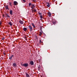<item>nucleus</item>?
Segmentation results:
<instances>
[{"mask_svg":"<svg viewBox=\"0 0 77 77\" xmlns=\"http://www.w3.org/2000/svg\"><path fill=\"white\" fill-rule=\"evenodd\" d=\"M32 26L34 28H35L36 27H35V25H34V23H32Z\"/></svg>","mask_w":77,"mask_h":77,"instance_id":"nucleus-19","label":"nucleus"},{"mask_svg":"<svg viewBox=\"0 0 77 77\" xmlns=\"http://www.w3.org/2000/svg\"><path fill=\"white\" fill-rule=\"evenodd\" d=\"M28 28L30 32H32V29H33V28L31 26V25H30L29 26H28Z\"/></svg>","mask_w":77,"mask_h":77,"instance_id":"nucleus-2","label":"nucleus"},{"mask_svg":"<svg viewBox=\"0 0 77 77\" xmlns=\"http://www.w3.org/2000/svg\"><path fill=\"white\" fill-rule=\"evenodd\" d=\"M38 14H39V15H42V13L39 12V13H38Z\"/></svg>","mask_w":77,"mask_h":77,"instance_id":"nucleus-25","label":"nucleus"},{"mask_svg":"<svg viewBox=\"0 0 77 77\" xmlns=\"http://www.w3.org/2000/svg\"><path fill=\"white\" fill-rule=\"evenodd\" d=\"M19 22L20 23V24H23L24 23V22H23V21L21 20H19Z\"/></svg>","mask_w":77,"mask_h":77,"instance_id":"nucleus-9","label":"nucleus"},{"mask_svg":"<svg viewBox=\"0 0 77 77\" xmlns=\"http://www.w3.org/2000/svg\"><path fill=\"white\" fill-rule=\"evenodd\" d=\"M32 1H33L34 2H35L36 1V0H32Z\"/></svg>","mask_w":77,"mask_h":77,"instance_id":"nucleus-32","label":"nucleus"},{"mask_svg":"<svg viewBox=\"0 0 77 77\" xmlns=\"http://www.w3.org/2000/svg\"><path fill=\"white\" fill-rule=\"evenodd\" d=\"M13 66L14 67H16L17 66V65L16 64V63H13Z\"/></svg>","mask_w":77,"mask_h":77,"instance_id":"nucleus-10","label":"nucleus"},{"mask_svg":"<svg viewBox=\"0 0 77 77\" xmlns=\"http://www.w3.org/2000/svg\"><path fill=\"white\" fill-rule=\"evenodd\" d=\"M38 68L39 69L40 67H38Z\"/></svg>","mask_w":77,"mask_h":77,"instance_id":"nucleus-36","label":"nucleus"},{"mask_svg":"<svg viewBox=\"0 0 77 77\" xmlns=\"http://www.w3.org/2000/svg\"><path fill=\"white\" fill-rule=\"evenodd\" d=\"M47 3L48 4V5H47V6H48V3L47 2Z\"/></svg>","mask_w":77,"mask_h":77,"instance_id":"nucleus-29","label":"nucleus"},{"mask_svg":"<svg viewBox=\"0 0 77 77\" xmlns=\"http://www.w3.org/2000/svg\"><path fill=\"white\" fill-rule=\"evenodd\" d=\"M32 7H31V8H32V10L33 9H34V8H35V5L34 4H32L31 5Z\"/></svg>","mask_w":77,"mask_h":77,"instance_id":"nucleus-8","label":"nucleus"},{"mask_svg":"<svg viewBox=\"0 0 77 77\" xmlns=\"http://www.w3.org/2000/svg\"><path fill=\"white\" fill-rule=\"evenodd\" d=\"M10 5H11V6H12L11 5V3H10Z\"/></svg>","mask_w":77,"mask_h":77,"instance_id":"nucleus-35","label":"nucleus"},{"mask_svg":"<svg viewBox=\"0 0 77 77\" xmlns=\"http://www.w3.org/2000/svg\"><path fill=\"white\" fill-rule=\"evenodd\" d=\"M14 57V55H11L9 57V59L11 60H12V57Z\"/></svg>","mask_w":77,"mask_h":77,"instance_id":"nucleus-5","label":"nucleus"},{"mask_svg":"<svg viewBox=\"0 0 77 77\" xmlns=\"http://www.w3.org/2000/svg\"><path fill=\"white\" fill-rule=\"evenodd\" d=\"M6 9H8V10H9V7H8V5H6L5 6Z\"/></svg>","mask_w":77,"mask_h":77,"instance_id":"nucleus-13","label":"nucleus"},{"mask_svg":"<svg viewBox=\"0 0 77 77\" xmlns=\"http://www.w3.org/2000/svg\"><path fill=\"white\" fill-rule=\"evenodd\" d=\"M23 30H24V31H27V29L26 27H24L23 28Z\"/></svg>","mask_w":77,"mask_h":77,"instance_id":"nucleus-15","label":"nucleus"},{"mask_svg":"<svg viewBox=\"0 0 77 77\" xmlns=\"http://www.w3.org/2000/svg\"><path fill=\"white\" fill-rule=\"evenodd\" d=\"M32 4L31 3H29V6L30 7V6L32 5Z\"/></svg>","mask_w":77,"mask_h":77,"instance_id":"nucleus-21","label":"nucleus"},{"mask_svg":"<svg viewBox=\"0 0 77 77\" xmlns=\"http://www.w3.org/2000/svg\"><path fill=\"white\" fill-rule=\"evenodd\" d=\"M3 54H4V55H5V53L4 52Z\"/></svg>","mask_w":77,"mask_h":77,"instance_id":"nucleus-34","label":"nucleus"},{"mask_svg":"<svg viewBox=\"0 0 77 77\" xmlns=\"http://www.w3.org/2000/svg\"><path fill=\"white\" fill-rule=\"evenodd\" d=\"M5 38H2V40H5Z\"/></svg>","mask_w":77,"mask_h":77,"instance_id":"nucleus-30","label":"nucleus"},{"mask_svg":"<svg viewBox=\"0 0 77 77\" xmlns=\"http://www.w3.org/2000/svg\"><path fill=\"white\" fill-rule=\"evenodd\" d=\"M13 12V11H12V10H10V14H11V15H13V14H12Z\"/></svg>","mask_w":77,"mask_h":77,"instance_id":"nucleus-12","label":"nucleus"},{"mask_svg":"<svg viewBox=\"0 0 77 77\" xmlns=\"http://www.w3.org/2000/svg\"><path fill=\"white\" fill-rule=\"evenodd\" d=\"M23 1L24 2H26V0H23Z\"/></svg>","mask_w":77,"mask_h":77,"instance_id":"nucleus-31","label":"nucleus"},{"mask_svg":"<svg viewBox=\"0 0 77 77\" xmlns=\"http://www.w3.org/2000/svg\"><path fill=\"white\" fill-rule=\"evenodd\" d=\"M24 38H25V39H27V37H25Z\"/></svg>","mask_w":77,"mask_h":77,"instance_id":"nucleus-33","label":"nucleus"},{"mask_svg":"<svg viewBox=\"0 0 77 77\" xmlns=\"http://www.w3.org/2000/svg\"><path fill=\"white\" fill-rule=\"evenodd\" d=\"M42 42H42L41 41V40H40V42H39V43H42Z\"/></svg>","mask_w":77,"mask_h":77,"instance_id":"nucleus-24","label":"nucleus"},{"mask_svg":"<svg viewBox=\"0 0 77 77\" xmlns=\"http://www.w3.org/2000/svg\"><path fill=\"white\" fill-rule=\"evenodd\" d=\"M42 31H41L39 34V35L41 36V35H42Z\"/></svg>","mask_w":77,"mask_h":77,"instance_id":"nucleus-16","label":"nucleus"},{"mask_svg":"<svg viewBox=\"0 0 77 77\" xmlns=\"http://www.w3.org/2000/svg\"><path fill=\"white\" fill-rule=\"evenodd\" d=\"M51 5V3H48V7L49 8L50 6Z\"/></svg>","mask_w":77,"mask_h":77,"instance_id":"nucleus-22","label":"nucleus"},{"mask_svg":"<svg viewBox=\"0 0 77 77\" xmlns=\"http://www.w3.org/2000/svg\"><path fill=\"white\" fill-rule=\"evenodd\" d=\"M29 65H34V62L33 61H31L30 62Z\"/></svg>","mask_w":77,"mask_h":77,"instance_id":"nucleus-4","label":"nucleus"},{"mask_svg":"<svg viewBox=\"0 0 77 77\" xmlns=\"http://www.w3.org/2000/svg\"><path fill=\"white\" fill-rule=\"evenodd\" d=\"M56 23L54 21L51 22H50V23H49V24L50 26H51V25H53V24H55Z\"/></svg>","mask_w":77,"mask_h":77,"instance_id":"nucleus-3","label":"nucleus"},{"mask_svg":"<svg viewBox=\"0 0 77 77\" xmlns=\"http://www.w3.org/2000/svg\"><path fill=\"white\" fill-rule=\"evenodd\" d=\"M18 4V2H17L16 1H14V6H16Z\"/></svg>","mask_w":77,"mask_h":77,"instance_id":"nucleus-11","label":"nucleus"},{"mask_svg":"<svg viewBox=\"0 0 77 77\" xmlns=\"http://www.w3.org/2000/svg\"><path fill=\"white\" fill-rule=\"evenodd\" d=\"M21 65L23 66H24L25 67H27L29 66V64L28 63H26L23 64H21Z\"/></svg>","mask_w":77,"mask_h":77,"instance_id":"nucleus-1","label":"nucleus"},{"mask_svg":"<svg viewBox=\"0 0 77 77\" xmlns=\"http://www.w3.org/2000/svg\"><path fill=\"white\" fill-rule=\"evenodd\" d=\"M8 24L10 25V26H12L13 24L12 23V22H10Z\"/></svg>","mask_w":77,"mask_h":77,"instance_id":"nucleus-14","label":"nucleus"},{"mask_svg":"<svg viewBox=\"0 0 77 77\" xmlns=\"http://www.w3.org/2000/svg\"><path fill=\"white\" fill-rule=\"evenodd\" d=\"M51 17V13H50V12L48 11L49 18V17L50 18V17Z\"/></svg>","mask_w":77,"mask_h":77,"instance_id":"nucleus-7","label":"nucleus"},{"mask_svg":"<svg viewBox=\"0 0 77 77\" xmlns=\"http://www.w3.org/2000/svg\"><path fill=\"white\" fill-rule=\"evenodd\" d=\"M26 77H30V76H29V74H28V73H26Z\"/></svg>","mask_w":77,"mask_h":77,"instance_id":"nucleus-18","label":"nucleus"},{"mask_svg":"<svg viewBox=\"0 0 77 77\" xmlns=\"http://www.w3.org/2000/svg\"><path fill=\"white\" fill-rule=\"evenodd\" d=\"M41 59L38 60V61H39V62H41Z\"/></svg>","mask_w":77,"mask_h":77,"instance_id":"nucleus-28","label":"nucleus"},{"mask_svg":"<svg viewBox=\"0 0 77 77\" xmlns=\"http://www.w3.org/2000/svg\"><path fill=\"white\" fill-rule=\"evenodd\" d=\"M2 16L4 18V17H5V15H4V14H3Z\"/></svg>","mask_w":77,"mask_h":77,"instance_id":"nucleus-27","label":"nucleus"},{"mask_svg":"<svg viewBox=\"0 0 77 77\" xmlns=\"http://www.w3.org/2000/svg\"><path fill=\"white\" fill-rule=\"evenodd\" d=\"M6 18H10V16H9L8 14H5Z\"/></svg>","mask_w":77,"mask_h":77,"instance_id":"nucleus-6","label":"nucleus"},{"mask_svg":"<svg viewBox=\"0 0 77 77\" xmlns=\"http://www.w3.org/2000/svg\"><path fill=\"white\" fill-rule=\"evenodd\" d=\"M41 77H43L42 76H41Z\"/></svg>","mask_w":77,"mask_h":77,"instance_id":"nucleus-37","label":"nucleus"},{"mask_svg":"<svg viewBox=\"0 0 77 77\" xmlns=\"http://www.w3.org/2000/svg\"><path fill=\"white\" fill-rule=\"evenodd\" d=\"M2 21H0V26L2 24Z\"/></svg>","mask_w":77,"mask_h":77,"instance_id":"nucleus-26","label":"nucleus"},{"mask_svg":"<svg viewBox=\"0 0 77 77\" xmlns=\"http://www.w3.org/2000/svg\"><path fill=\"white\" fill-rule=\"evenodd\" d=\"M42 28H43V26H40V30H41V31H42Z\"/></svg>","mask_w":77,"mask_h":77,"instance_id":"nucleus-20","label":"nucleus"},{"mask_svg":"<svg viewBox=\"0 0 77 77\" xmlns=\"http://www.w3.org/2000/svg\"><path fill=\"white\" fill-rule=\"evenodd\" d=\"M32 12H36L37 11L36 9H34V10H32Z\"/></svg>","mask_w":77,"mask_h":77,"instance_id":"nucleus-17","label":"nucleus"},{"mask_svg":"<svg viewBox=\"0 0 77 77\" xmlns=\"http://www.w3.org/2000/svg\"><path fill=\"white\" fill-rule=\"evenodd\" d=\"M40 17L41 19H42V18H43V17H42V15H40Z\"/></svg>","mask_w":77,"mask_h":77,"instance_id":"nucleus-23","label":"nucleus"}]
</instances>
